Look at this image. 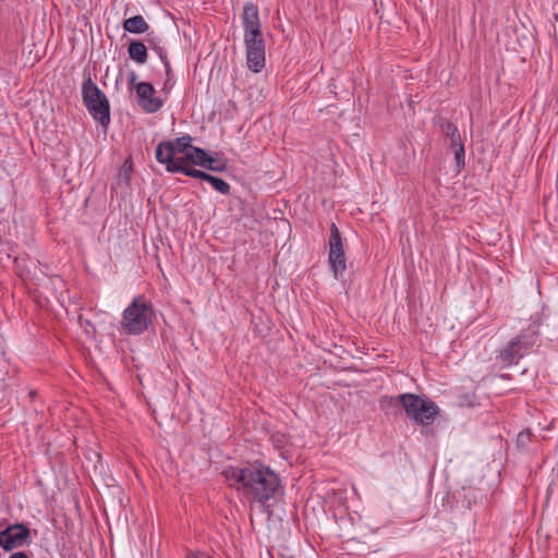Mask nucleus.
I'll return each mask as SVG.
<instances>
[{
	"mask_svg": "<svg viewBox=\"0 0 558 558\" xmlns=\"http://www.w3.org/2000/svg\"><path fill=\"white\" fill-rule=\"evenodd\" d=\"M9 558H28L27 555L23 551H17L11 555Z\"/></svg>",
	"mask_w": 558,
	"mask_h": 558,
	"instance_id": "obj_24",
	"label": "nucleus"
},
{
	"mask_svg": "<svg viewBox=\"0 0 558 558\" xmlns=\"http://www.w3.org/2000/svg\"><path fill=\"white\" fill-rule=\"evenodd\" d=\"M186 558H198V557H197L196 555H194V554H189V555L186 556Z\"/></svg>",
	"mask_w": 558,
	"mask_h": 558,
	"instance_id": "obj_25",
	"label": "nucleus"
},
{
	"mask_svg": "<svg viewBox=\"0 0 558 558\" xmlns=\"http://www.w3.org/2000/svg\"><path fill=\"white\" fill-rule=\"evenodd\" d=\"M222 154L215 153V157L209 156V161L213 168H219V169H209L210 171L215 172H222L226 171L228 168L227 160L221 158Z\"/></svg>",
	"mask_w": 558,
	"mask_h": 558,
	"instance_id": "obj_21",
	"label": "nucleus"
},
{
	"mask_svg": "<svg viewBox=\"0 0 558 558\" xmlns=\"http://www.w3.org/2000/svg\"><path fill=\"white\" fill-rule=\"evenodd\" d=\"M160 60L163 63L165 70H166L167 80H166L165 85H163V90H167L168 89V82L172 81L173 73H172L171 65H170V62H169L167 56H161Z\"/></svg>",
	"mask_w": 558,
	"mask_h": 558,
	"instance_id": "obj_22",
	"label": "nucleus"
},
{
	"mask_svg": "<svg viewBox=\"0 0 558 558\" xmlns=\"http://www.w3.org/2000/svg\"><path fill=\"white\" fill-rule=\"evenodd\" d=\"M136 80H137L136 73L134 71H131L130 77H129V83L134 88H135V85L140 83Z\"/></svg>",
	"mask_w": 558,
	"mask_h": 558,
	"instance_id": "obj_23",
	"label": "nucleus"
},
{
	"mask_svg": "<svg viewBox=\"0 0 558 558\" xmlns=\"http://www.w3.org/2000/svg\"><path fill=\"white\" fill-rule=\"evenodd\" d=\"M205 181L208 182L220 194L228 195L230 193L231 186L223 179L214 177L208 173Z\"/></svg>",
	"mask_w": 558,
	"mask_h": 558,
	"instance_id": "obj_18",
	"label": "nucleus"
},
{
	"mask_svg": "<svg viewBox=\"0 0 558 558\" xmlns=\"http://www.w3.org/2000/svg\"><path fill=\"white\" fill-rule=\"evenodd\" d=\"M138 106L147 113H155L163 106V100L156 97V89L150 83L135 85Z\"/></svg>",
	"mask_w": 558,
	"mask_h": 558,
	"instance_id": "obj_9",
	"label": "nucleus"
},
{
	"mask_svg": "<svg viewBox=\"0 0 558 558\" xmlns=\"http://www.w3.org/2000/svg\"><path fill=\"white\" fill-rule=\"evenodd\" d=\"M539 337L538 327L530 325L502 345L496 359L504 366L517 365L533 349Z\"/></svg>",
	"mask_w": 558,
	"mask_h": 558,
	"instance_id": "obj_3",
	"label": "nucleus"
},
{
	"mask_svg": "<svg viewBox=\"0 0 558 558\" xmlns=\"http://www.w3.org/2000/svg\"><path fill=\"white\" fill-rule=\"evenodd\" d=\"M451 148L453 149L454 151V159H456V162H457V167L458 168H462L464 167L465 165V151H464V145L461 142L459 143H456L453 145H450Z\"/></svg>",
	"mask_w": 558,
	"mask_h": 558,
	"instance_id": "obj_20",
	"label": "nucleus"
},
{
	"mask_svg": "<svg viewBox=\"0 0 558 558\" xmlns=\"http://www.w3.org/2000/svg\"><path fill=\"white\" fill-rule=\"evenodd\" d=\"M193 142V137L191 135H184L181 137H177L173 141H163L158 144L156 148V159L159 163L166 166V170L171 168V165H179L185 159L183 158H174L175 154H187L191 149Z\"/></svg>",
	"mask_w": 558,
	"mask_h": 558,
	"instance_id": "obj_6",
	"label": "nucleus"
},
{
	"mask_svg": "<svg viewBox=\"0 0 558 558\" xmlns=\"http://www.w3.org/2000/svg\"><path fill=\"white\" fill-rule=\"evenodd\" d=\"M154 317L151 304L144 295H137L122 313L121 330L125 335H142L153 325Z\"/></svg>",
	"mask_w": 558,
	"mask_h": 558,
	"instance_id": "obj_2",
	"label": "nucleus"
},
{
	"mask_svg": "<svg viewBox=\"0 0 558 558\" xmlns=\"http://www.w3.org/2000/svg\"><path fill=\"white\" fill-rule=\"evenodd\" d=\"M29 533V529L23 523L10 524L5 529L0 530V546L5 551L22 547L25 545Z\"/></svg>",
	"mask_w": 558,
	"mask_h": 558,
	"instance_id": "obj_7",
	"label": "nucleus"
},
{
	"mask_svg": "<svg viewBox=\"0 0 558 558\" xmlns=\"http://www.w3.org/2000/svg\"><path fill=\"white\" fill-rule=\"evenodd\" d=\"M328 263L332 270L333 277L336 279L342 278L345 269H347V258L344 253L337 254L333 256H328Z\"/></svg>",
	"mask_w": 558,
	"mask_h": 558,
	"instance_id": "obj_16",
	"label": "nucleus"
},
{
	"mask_svg": "<svg viewBox=\"0 0 558 558\" xmlns=\"http://www.w3.org/2000/svg\"><path fill=\"white\" fill-rule=\"evenodd\" d=\"M145 40L148 45L147 48L154 50L159 58H161V56H167L165 48L161 45L162 40L159 36L155 35L154 33H147Z\"/></svg>",
	"mask_w": 558,
	"mask_h": 558,
	"instance_id": "obj_19",
	"label": "nucleus"
},
{
	"mask_svg": "<svg viewBox=\"0 0 558 558\" xmlns=\"http://www.w3.org/2000/svg\"><path fill=\"white\" fill-rule=\"evenodd\" d=\"M328 245H329L328 256H333L337 254L344 253L342 238H341L340 231H339L338 227L336 226V223H331V226H330V235H329Z\"/></svg>",
	"mask_w": 558,
	"mask_h": 558,
	"instance_id": "obj_14",
	"label": "nucleus"
},
{
	"mask_svg": "<svg viewBox=\"0 0 558 558\" xmlns=\"http://www.w3.org/2000/svg\"><path fill=\"white\" fill-rule=\"evenodd\" d=\"M186 161L205 169H214L209 161V156L203 148L192 146L187 154L183 157Z\"/></svg>",
	"mask_w": 558,
	"mask_h": 558,
	"instance_id": "obj_11",
	"label": "nucleus"
},
{
	"mask_svg": "<svg viewBox=\"0 0 558 558\" xmlns=\"http://www.w3.org/2000/svg\"><path fill=\"white\" fill-rule=\"evenodd\" d=\"M439 126H440V131L441 133L450 140V145H453L456 143H459L461 142V135H460V132L458 130V128L451 123L450 121L446 120V119H441L440 120V123H439Z\"/></svg>",
	"mask_w": 558,
	"mask_h": 558,
	"instance_id": "obj_17",
	"label": "nucleus"
},
{
	"mask_svg": "<svg viewBox=\"0 0 558 558\" xmlns=\"http://www.w3.org/2000/svg\"><path fill=\"white\" fill-rule=\"evenodd\" d=\"M204 558H211V557L206 556V557H204Z\"/></svg>",
	"mask_w": 558,
	"mask_h": 558,
	"instance_id": "obj_26",
	"label": "nucleus"
},
{
	"mask_svg": "<svg viewBox=\"0 0 558 558\" xmlns=\"http://www.w3.org/2000/svg\"><path fill=\"white\" fill-rule=\"evenodd\" d=\"M82 100L93 119L107 128L110 123V104L90 75L83 82Z\"/></svg>",
	"mask_w": 558,
	"mask_h": 558,
	"instance_id": "obj_4",
	"label": "nucleus"
},
{
	"mask_svg": "<svg viewBox=\"0 0 558 558\" xmlns=\"http://www.w3.org/2000/svg\"><path fill=\"white\" fill-rule=\"evenodd\" d=\"M223 475L230 485H238V490L248 499L251 505H258L268 510L270 501L280 489V477L268 466L250 464L244 468H227Z\"/></svg>",
	"mask_w": 558,
	"mask_h": 558,
	"instance_id": "obj_1",
	"label": "nucleus"
},
{
	"mask_svg": "<svg viewBox=\"0 0 558 558\" xmlns=\"http://www.w3.org/2000/svg\"><path fill=\"white\" fill-rule=\"evenodd\" d=\"M242 24L244 28V39L263 36L259 20V11L253 2H246L242 12Z\"/></svg>",
	"mask_w": 558,
	"mask_h": 558,
	"instance_id": "obj_10",
	"label": "nucleus"
},
{
	"mask_svg": "<svg viewBox=\"0 0 558 558\" xmlns=\"http://www.w3.org/2000/svg\"><path fill=\"white\" fill-rule=\"evenodd\" d=\"M397 401L402 405L407 415L420 425L432 424L439 412L435 402L413 393H402L397 397Z\"/></svg>",
	"mask_w": 558,
	"mask_h": 558,
	"instance_id": "obj_5",
	"label": "nucleus"
},
{
	"mask_svg": "<svg viewBox=\"0 0 558 558\" xmlns=\"http://www.w3.org/2000/svg\"><path fill=\"white\" fill-rule=\"evenodd\" d=\"M168 172L174 173V172H181L185 175H189L191 178L199 179L205 181L207 177V172L197 170L194 168H191L185 161L179 163V165H171V168H168Z\"/></svg>",
	"mask_w": 558,
	"mask_h": 558,
	"instance_id": "obj_15",
	"label": "nucleus"
},
{
	"mask_svg": "<svg viewBox=\"0 0 558 558\" xmlns=\"http://www.w3.org/2000/svg\"><path fill=\"white\" fill-rule=\"evenodd\" d=\"M247 66L254 73H258L265 66V40L264 37L244 39Z\"/></svg>",
	"mask_w": 558,
	"mask_h": 558,
	"instance_id": "obj_8",
	"label": "nucleus"
},
{
	"mask_svg": "<svg viewBox=\"0 0 558 558\" xmlns=\"http://www.w3.org/2000/svg\"><path fill=\"white\" fill-rule=\"evenodd\" d=\"M123 28L132 34H144L149 29V25L142 15H134L124 20Z\"/></svg>",
	"mask_w": 558,
	"mask_h": 558,
	"instance_id": "obj_13",
	"label": "nucleus"
},
{
	"mask_svg": "<svg viewBox=\"0 0 558 558\" xmlns=\"http://www.w3.org/2000/svg\"><path fill=\"white\" fill-rule=\"evenodd\" d=\"M129 57L137 64H144L147 61V46L137 39H132L128 46Z\"/></svg>",
	"mask_w": 558,
	"mask_h": 558,
	"instance_id": "obj_12",
	"label": "nucleus"
}]
</instances>
